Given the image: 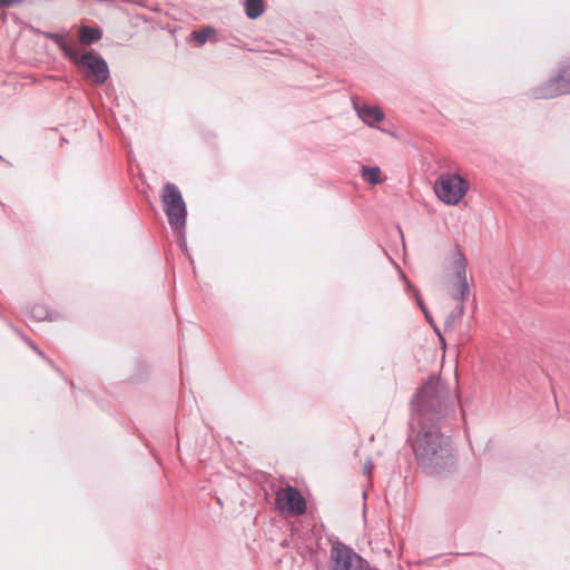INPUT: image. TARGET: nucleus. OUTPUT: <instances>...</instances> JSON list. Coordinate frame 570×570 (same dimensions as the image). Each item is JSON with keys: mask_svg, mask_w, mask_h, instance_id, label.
Returning <instances> with one entry per match:
<instances>
[{"mask_svg": "<svg viewBox=\"0 0 570 570\" xmlns=\"http://www.w3.org/2000/svg\"><path fill=\"white\" fill-rule=\"evenodd\" d=\"M419 426L413 438V451L419 462L425 468L440 472L454 464V456L449 440L435 425L416 421Z\"/></svg>", "mask_w": 570, "mask_h": 570, "instance_id": "1", "label": "nucleus"}, {"mask_svg": "<svg viewBox=\"0 0 570 570\" xmlns=\"http://www.w3.org/2000/svg\"><path fill=\"white\" fill-rule=\"evenodd\" d=\"M455 395L438 377L431 376L412 400L414 421L439 420L452 411Z\"/></svg>", "mask_w": 570, "mask_h": 570, "instance_id": "2", "label": "nucleus"}, {"mask_svg": "<svg viewBox=\"0 0 570 570\" xmlns=\"http://www.w3.org/2000/svg\"><path fill=\"white\" fill-rule=\"evenodd\" d=\"M469 189V181L456 173H443L434 184V193L438 199L449 206L459 205Z\"/></svg>", "mask_w": 570, "mask_h": 570, "instance_id": "3", "label": "nucleus"}, {"mask_svg": "<svg viewBox=\"0 0 570 570\" xmlns=\"http://www.w3.org/2000/svg\"><path fill=\"white\" fill-rule=\"evenodd\" d=\"M161 200L171 227L181 228L186 224V205L179 189L174 184L163 188Z\"/></svg>", "mask_w": 570, "mask_h": 570, "instance_id": "4", "label": "nucleus"}, {"mask_svg": "<svg viewBox=\"0 0 570 570\" xmlns=\"http://www.w3.org/2000/svg\"><path fill=\"white\" fill-rule=\"evenodd\" d=\"M448 277L456 288V293L453 294V297L460 301L465 299L469 294L466 258L459 249H455L451 255V262L448 267Z\"/></svg>", "mask_w": 570, "mask_h": 570, "instance_id": "5", "label": "nucleus"}, {"mask_svg": "<svg viewBox=\"0 0 570 570\" xmlns=\"http://www.w3.org/2000/svg\"><path fill=\"white\" fill-rule=\"evenodd\" d=\"M331 561L333 570H365L367 568V562L360 554L338 541L332 544Z\"/></svg>", "mask_w": 570, "mask_h": 570, "instance_id": "6", "label": "nucleus"}, {"mask_svg": "<svg viewBox=\"0 0 570 570\" xmlns=\"http://www.w3.org/2000/svg\"><path fill=\"white\" fill-rule=\"evenodd\" d=\"M276 508L286 515H301L306 511V501L294 487H286L275 493Z\"/></svg>", "mask_w": 570, "mask_h": 570, "instance_id": "7", "label": "nucleus"}, {"mask_svg": "<svg viewBox=\"0 0 570 570\" xmlns=\"http://www.w3.org/2000/svg\"><path fill=\"white\" fill-rule=\"evenodd\" d=\"M566 94H570V67L563 69L557 78L538 88L534 92V97L539 99H550Z\"/></svg>", "mask_w": 570, "mask_h": 570, "instance_id": "8", "label": "nucleus"}, {"mask_svg": "<svg viewBox=\"0 0 570 570\" xmlns=\"http://www.w3.org/2000/svg\"><path fill=\"white\" fill-rule=\"evenodd\" d=\"M76 63L86 68L98 83H104L109 77L107 62L96 52H87L82 56L78 52Z\"/></svg>", "mask_w": 570, "mask_h": 570, "instance_id": "9", "label": "nucleus"}, {"mask_svg": "<svg viewBox=\"0 0 570 570\" xmlns=\"http://www.w3.org/2000/svg\"><path fill=\"white\" fill-rule=\"evenodd\" d=\"M358 117L367 125L373 126L376 122H380L384 119L383 111L375 106H361L356 107Z\"/></svg>", "mask_w": 570, "mask_h": 570, "instance_id": "10", "label": "nucleus"}, {"mask_svg": "<svg viewBox=\"0 0 570 570\" xmlns=\"http://www.w3.org/2000/svg\"><path fill=\"white\" fill-rule=\"evenodd\" d=\"M49 38L57 43L60 50L73 62H78V50L66 40L65 35L51 33Z\"/></svg>", "mask_w": 570, "mask_h": 570, "instance_id": "11", "label": "nucleus"}, {"mask_svg": "<svg viewBox=\"0 0 570 570\" xmlns=\"http://www.w3.org/2000/svg\"><path fill=\"white\" fill-rule=\"evenodd\" d=\"M102 37V32L99 28H92L82 26L79 29V40L83 45H91L94 42H97Z\"/></svg>", "mask_w": 570, "mask_h": 570, "instance_id": "12", "label": "nucleus"}, {"mask_svg": "<svg viewBox=\"0 0 570 570\" xmlns=\"http://www.w3.org/2000/svg\"><path fill=\"white\" fill-rule=\"evenodd\" d=\"M361 176L365 181L370 183L371 185H379L384 180L382 177V171L377 166H363L361 168Z\"/></svg>", "mask_w": 570, "mask_h": 570, "instance_id": "13", "label": "nucleus"}, {"mask_svg": "<svg viewBox=\"0 0 570 570\" xmlns=\"http://www.w3.org/2000/svg\"><path fill=\"white\" fill-rule=\"evenodd\" d=\"M264 11L263 0H246L245 12L249 19L258 18Z\"/></svg>", "mask_w": 570, "mask_h": 570, "instance_id": "14", "label": "nucleus"}, {"mask_svg": "<svg viewBox=\"0 0 570 570\" xmlns=\"http://www.w3.org/2000/svg\"><path fill=\"white\" fill-rule=\"evenodd\" d=\"M215 32L216 30L213 27H205L200 30L193 31L190 36L199 46H203Z\"/></svg>", "mask_w": 570, "mask_h": 570, "instance_id": "15", "label": "nucleus"}, {"mask_svg": "<svg viewBox=\"0 0 570 570\" xmlns=\"http://www.w3.org/2000/svg\"><path fill=\"white\" fill-rule=\"evenodd\" d=\"M373 468H374L373 463H372L371 461H367V462L364 464V468H363L364 473H365L366 475H368V476H370V475H371V473H372V471H373Z\"/></svg>", "mask_w": 570, "mask_h": 570, "instance_id": "16", "label": "nucleus"}, {"mask_svg": "<svg viewBox=\"0 0 570 570\" xmlns=\"http://www.w3.org/2000/svg\"><path fill=\"white\" fill-rule=\"evenodd\" d=\"M20 1L21 0H0V7H9Z\"/></svg>", "mask_w": 570, "mask_h": 570, "instance_id": "17", "label": "nucleus"}, {"mask_svg": "<svg viewBox=\"0 0 570 570\" xmlns=\"http://www.w3.org/2000/svg\"><path fill=\"white\" fill-rule=\"evenodd\" d=\"M419 304H420V306H421L422 311L425 313L426 318H429V315H428V313H426L425 307L423 306V304H422L421 302H419Z\"/></svg>", "mask_w": 570, "mask_h": 570, "instance_id": "18", "label": "nucleus"}, {"mask_svg": "<svg viewBox=\"0 0 570 570\" xmlns=\"http://www.w3.org/2000/svg\"><path fill=\"white\" fill-rule=\"evenodd\" d=\"M32 348L39 354V355H42L41 354V351H38L37 347L32 346Z\"/></svg>", "mask_w": 570, "mask_h": 570, "instance_id": "19", "label": "nucleus"}]
</instances>
